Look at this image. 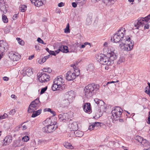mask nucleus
<instances>
[{
	"label": "nucleus",
	"instance_id": "1",
	"mask_svg": "<svg viewBox=\"0 0 150 150\" xmlns=\"http://www.w3.org/2000/svg\"><path fill=\"white\" fill-rule=\"evenodd\" d=\"M107 42H105L103 46V51L106 53L107 56L104 54H100L97 57L98 61L104 65H110L114 63V61L117 57L116 55V51L112 47L108 46Z\"/></svg>",
	"mask_w": 150,
	"mask_h": 150
},
{
	"label": "nucleus",
	"instance_id": "2",
	"mask_svg": "<svg viewBox=\"0 0 150 150\" xmlns=\"http://www.w3.org/2000/svg\"><path fill=\"white\" fill-rule=\"evenodd\" d=\"M99 86L98 84L93 83L90 84L86 86L84 89V96L87 98H89L95 94L98 91Z\"/></svg>",
	"mask_w": 150,
	"mask_h": 150
},
{
	"label": "nucleus",
	"instance_id": "3",
	"mask_svg": "<svg viewBox=\"0 0 150 150\" xmlns=\"http://www.w3.org/2000/svg\"><path fill=\"white\" fill-rule=\"evenodd\" d=\"M47 123L48 124L42 128V131L44 133H50L52 132L57 127L56 122H52L51 119H47L45 121V123Z\"/></svg>",
	"mask_w": 150,
	"mask_h": 150
},
{
	"label": "nucleus",
	"instance_id": "4",
	"mask_svg": "<svg viewBox=\"0 0 150 150\" xmlns=\"http://www.w3.org/2000/svg\"><path fill=\"white\" fill-rule=\"evenodd\" d=\"M126 40L120 42L119 45V47L123 50L130 51L133 47L134 42L133 41H130V37L125 38Z\"/></svg>",
	"mask_w": 150,
	"mask_h": 150
},
{
	"label": "nucleus",
	"instance_id": "5",
	"mask_svg": "<svg viewBox=\"0 0 150 150\" xmlns=\"http://www.w3.org/2000/svg\"><path fill=\"white\" fill-rule=\"evenodd\" d=\"M125 30L124 28H121L119 29L116 33L113 36V41L115 43L121 42L123 40H125L126 37H124Z\"/></svg>",
	"mask_w": 150,
	"mask_h": 150
},
{
	"label": "nucleus",
	"instance_id": "6",
	"mask_svg": "<svg viewBox=\"0 0 150 150\" xmlns=\"http://www.w3.org/2000/svg\"><path fill=\"white\" fill-rule=\"evenodd\" d=\"M112 111V116L111 117L112 122H114V120H117L120 118L123 111L122 108L118 106H116L113 108Z\"/></svg>",
	"mask_w": 150,
	"mask_h": 150
},
{
	"label": "nucleus",
	"instance_id": "7",
	"mask_svg": "<svg viewBox=\"0 0 150 150\" xmlns=\"http://www.w3.org/2000/svg\"><path fill=\"white\" fill-rule=\"evenodd\" d=\"M62 42H57L54 44V49H56L57 47H58V50L55 51L56 54H58L60 51L64 53L69 52L68 47L66 46L62 45Z\"/></svg>",
	"mask_w": 150,
	"mask_h": 150
},
{
	"label": "nucleus",
	"instance_id": "8",
	"mask_svg": "<svg viewBox=\"0 0 150 150\" xmlns=\"http://www.w3.org/2000/svg\"><path fill=\"white\" fill-rule=\"evenodd\" d=\"M40 105L39 98H37L31 103L28 110V112L30 113H32L37 110Z\"/></svg>",
	"mask_w": 150,
	"mask_h": 150
},
{
	"label": "nucleus",
	"instance_id": "9",
	"mask_svg": "<svg viewBox=\"0 0 150 150\" xmlns=\"http://www.w3.org/2000/svg\"><path fill=\"white\" fill-rule=\"evenodd\" d=\"M37 76L39 81L42 83L48 81L50 79V76L43 72L38 73Z\"/></svg>",
	"mask_w": 150,
	"mask_h": 150
},
{
	"label": "nucleus",
	"instance_id": "10",
	"mask_svg": "<svg viewBox=\"0 0 150 150\" xmlns=\"http://www.w3.org/2000/svg\"><path fill=\"white\" fill-rule=\"evenodd\" d=\"M70 112L62 113L59 115V119L62 121H70L71 120V117L69 115Z\"/></svg>",
	"mask_w": 150,
	"mask_h": 150
},
{
	"label": "nucleus",
	"instance_id": "11",
	"mask_svg": "<svg viewBox=\"0 0 150 150\" xmlns=\"http://www.w3.org/2000/svg\"><path fill=\"white\" fill-rule=\"evenodd\" d=\"M8 43L4 40H0V53H3L6 52L8 48Z\"/></svg>",
	"mask_w": 150,
	"mask_h": 150
},
{
	"label": "nucleus",
	"instance_id": "12",
	"mask_svg": "<svg viewBox=\"0 0 150 150\" xmlns=\"http://www.w3.org/2000/svg\"><path fill=\"white\" fill-rule=\"evenodd\" d=\"M8 56L10 59L13 61L18 60L21 57L18 54L12 51L9 52Z\"/></svg>",
	"mask_w": 150,
	"mask_h": 150
},
{
	"label": "nucleus",
	"instance_id": "13",
	"mask_svg": "<svg viewBox=\"0 0 150 150\" xmlns=\"http://www.w3.org/2000/svg\"><path fill=\"white\" fill-rule=\"evenodd\" d=\"M79 74L76 75L74 72L71 71H68L66 74V79L68 81L73 80L76 78V76H78Z\"/></svg>",
	"mask_w": 150,
	"mask_h": 150
},
{
	"label": "nucleus",
	"instance_id": "14",
	"mask_svg": "<svg viewBox=\"0 0 150 150\" xmlns=\"http://www.w3.org/2000/svg\"><path fill=\"white\" fill-rule=\"evenodd\" d=\"M64 80L63 79L62 76H59L54 80V83L58 84L59 86L62 87V86H64Z\"/></svg>",
	"mask_w": 150,
	"mask_h": 150
},
{
	"label": "nucleus",
	"instance_id": "15",
	"mask_svg": "<svg viewBox=\"0 0 150 150\" xmlns=\"http://www.w3.org/2000/svg\"><path fill=\"white\" fill-rule=\"evenodd\" d=\"M8 6L5 4L4 0H0V10L4 13H6L7 11Z\"/></svg>",
	"mask_w": 150,
	"mask_h": 150
},
{
	"label": "nucleus",
	"instance_id": "16",
	"mask_svg": "<svg viewBox=\"0 0 150 150\" xmlns=\"http://www.w3.org/2000/svg\"><path fill=\"white\" fill-rule=\"evenodd\" d=\"M64 97H65V98L71 101L73 99L74 97V92L72 91H69L65 94Z\"/></svg>",
	"mask_w": 150,
	"mask_h": 150
},
{
	"label": "nucleus",
	"instance_id": "17",
	"mask_svg": "<svg viewBox=\"0 0 150 150\" xmlns=\"http://www.w3.org/2000/svg\"><path fill=\"white\" fill-rule=\"evenodd\" d=\"M144 21H145L144 18H142L140 19H138L137 21H136L134 23V25L136 29H138V28L141 26L143 27L144 24Z\"/></svg>",
	"mask_w": 150,
	"mask_h": 150
},
{
	"label": "nucleus",
	"instance_id": "18",
	"mask_svg": "<svg viewBox=\"0 0 150 150\" xmlns=\"http://www.w3.org/2000/svg\"><path fill=\"white\" fill-rule=\"evenodd\" d=\"M83 108L84 111L86 113L90 114L92 112L91 104L90 103L85 104L83 105Z\"/></svg>",
	"mask_w": 150,
	"mask_h": 150
},
{
	"label": "nucleus",
	"instance_id": "19",
	"mask_svg": "<svg viewBox=\"0 0 150 150\" xmlns=\"http://www.w3.org/2000/svg\"><path fill=\"white\" fill-rule=\"evenodd\" d=\"M70 101L63 97L62 100L61 101L60 105L63 107H67L70 104Z\"/></svg>",
	"mask_w": 150,
	"mask_h": 150
},
{
	"label": "nucleus",
	"instance_id": "20",
	"mask_svg": "<svg viewBox=\"0 0 150 150\" xmlns=\"http://www.w3.org/2000/svg\"><path fill=\"white\" fill-rule=\"evenodd\" d=\"M68 127L70 130L74 132L78 129V124L76 122H74L72 123H70L68 125Z\"/></svg>",
	"mask_w": 150,
	"mask_h": 150
},
{
	"label": "nucleus",
	"instance_id": "21",
	"mask_svg": "<svg viewBox=\"0 0 150 150\" xmlns=\"http://www.w3.org/2000/svg\"><path fill=\"white\" fill-rule=\"evenodd\" d=\"M12 141V137L10 135L6 136L3 140V145L4 146L9 145Z\"/></svg>",
	"mask_w": 150,
	"mask_h": 150
},
{
	"label": "nucleus",
	"instance_id": "22",
	"mask_svg": "<svg viewBox=\"0 0 150 150\" xmlns=\"http://www.w3.org/2000/svg\"><path fill=\"white\" fill-rule=\"evenodd\" d=\"M31 3L35 6L39 7L42 6L45 2V0H30Z\"/></svg>",
	"mask_w": 150,
	"mask_h": 150
},
{
	"label": "nucleus",
	"instance_id": "23",
	"mask_svg": "<svg viewBox=\"0 0 150 150\" xmlns=\"http://www.w3.org/2000/svg\"><path fill=\"white\" fill-rule=\"evenodd\" d=\"M94 100L100 108H102L103 106H105V105L104 102L102 100L96 98L94 99Z\"/></svg>",
	"mask_w": 150,
	"mask_h": 150
},
{
	"label": "nucleus",
	"instance_id": "24",
	"mask_svg": "<svg viewBox=\"0 0 150 150\" xmlns=\"http://www.w3.org/2000/svg\"><path fill=\"white\" fill-rule=\"evenodd\" d=\"M23 145V142L20 140L14 141L13 143V146L15 147H20Z\"/></svg>",
	"mask_w": 150,
	"mask_h": 150
},
{
	"label": "nucleus",
	"instance_id": "25",
	"mask_svg": "<svg viewBox=\"0 0 150 150\" xmlns=\"http://www.w3.org/2000/svg\"><path fill=\"white\" fill-rule=\"evenodd\" d=\"M24 70L23 73L28 76H30L33 74L32 69L30 68L26 67Z\"/></svg>",
	"mask_w": 150,
	"mask_h": 150
},
{
	"label": "nucleus",
	"instance_id": "26",
	"mask_svg": "<svg viewBox=\"0 0 150 150\" xmlns=\"http://www.w3.org/2000/svg\"><path fill=\"white\" fill-rule=\"evenodd\" d=\"M74 135L78 137H82L83 135V132L80 130H77L73 132Z\"/></svg>",
	"mask_w": 150,
	"mask_h": 150
},
{
	"label": "nucleus",
	"instance_id": "27",
	"mask_svg": "<svg viewBox=\"0 0 150 150\" xmlns=\"http://www.w3.org/2000/svg\"><path fill=\"white\" fill-rule=\"evenodd\" d=\"M41 109H39L36 111H33L32 112L33 114L31 116V117H35L37 116L40 115L41 113Z\"/></svg>",
	"mask_w": 150,
	"mask_h": 150
},
{
	"label": "nucleus",
	"instance_id": "28",
	"mask_svg": "<svg viewBox=\"0 0 150 150\" xmlns=\"http://www.w3.org/2000/svg\"><path fill=\"white\" fill-rule=\"evenodd\" d=\"M62 87L58 84L54 83L52 87V88L53 91H55L56 90H60Z\"/></svg>",
	"mask_w": 150,
	"mask_h": 150
},
{
	"label": "nucleus",
	"instance_id": "29",
	"mask_svg": "<svg viewBox=\"0 0 150 150\" xmlns=\"http://www.w3.org/2000/svg\"><path fill=\"white\" fill-rule=\"evenodd\" d=\"M116 0H103L104 2L108 5L113 4Z\"/></svg>",
	"mask_w": 150,
	"mask_h": 150
},
{
	"label": "nucleus",
	"instance_id": "30",
	"mask_svg": "<svg viewBox=\"0 0 150 150\" xmlns=\"http://www.w3.org/2000/svg\"><path fill=\"white\" fill-rule=\"evenodd\" d=\"M64 146L67 148L72 149L73 148V147L69 143L66 142L64 144Z\"/></svg>",
	"mask_w": 150,
	"mask_h": 150
},
{
	"label": "nucleus",
	"instance_id": "31",
	"mask_svg": "<svg viewBox=\"0 0 150 150\" xmlns=\"http://www.w3.org/2000/svg\"><path fill=\"white\" fill-rule=\"evenodd\" d=\"M19 9L21 11L24 12L27 10V6L25 5H21L20 6Z\"/></svg>",
	"mask_w": 150,
	"mask_h": 150
},
{
	"label": "nucleus",
	"instance_id": "32",
	"mask_svg": "<svg viewBox=\"0 0 150 150\" xmlns=\"http://www.w3.org/2000/svg\"><path fill=\"white\" fill-rule=\"evenodd\" d=\"M93 124L94 125V127H98V126H101L103 125H104V124L103 123H101L100 122H93Z\"/></svg>",
	"mask_w": 150,
	"mask_h": 150
},
{
	"label": "nucleus",
	"instance_id": "33",
	"mask_svg": "<svg viewBox=\"0 0 150 150\" xmlns=\"http://www.w3.org/2000/svg\"><path fill=\"white\" fill-rule=\"evenodd\" d=\"M2 20L3 22L4 23H6L8 22V19L7 16L4 15V14H2Z\"/></svg>",
	"mask_w": 150,
	"mask_h": 150
},
{
	"label": "nucleus",
	"instance_id": "34",
	"mask_svg": "<svg viewBox=\"0 0 150 150\" xmlns=\"http://www.w3.org/2000/svg\"><path fill=\"white\" fill-rule=\"evenodd\" d=\"M75 1L77 4H81V5L85 4L86 1V0H75Z\"/></svg>",
	"mask_w": 150,
	"mask_h": 150
},
{
	"label": "nucleus",
	"instance_id": "35",
	"mask_svg": "<svg viewBox=\"0 0 150 150\" xmlns=\"http://www.w3.org/2000/svg\"><path fill=\"white\" fill-rule=\"evenodd\" d=\"M125 61V58L123 57H120L119 59L117 62V63L118 64H120L122 62H124Z\"/></svg>",
	"mask_w": 150,
	"mask_h": 150
},
{
	"label": "nucleus",
	"instance_id": "36",
	"mask_svg": "<svg viewBox=\"0 0 150 150\" xmlns=\"http://www.w3.org/2000/svg\"><path fill=\"white\" fill-rule=\"evenodd\" d=\"M45 110H47L46 111L50 112L53 115V116H55L56 115V112L52 110L50 108L46 109Z\"/></svg>",
	"mask_w": 150,
	"mask_h": 150
},
{
	"label": "nucleus",
	"instance_id": "37",
	"mask_svg": "<svg viewBox=\"0 0 150 150\" xmlns=\"http://www.w3.org/2000/svg\"><path fill=\"white\" fill-rule=\"evenodd\" d=\"M16 40H17L18 43L19 44L22 45H24V42L23 40H21L20 38H17Z\"/></svg>",
	"mask_w": 150,
	"mask_h": 150
},
{
	"label": "nucleus",
	"instance_id": "38",
	"mask_svg": "<svg viewBox=\"0 0 150 150\" xmlns=\"http://www.w3.org/2000/svg\"><path fill=\"white\" fill-rule=\"evenodd\" d=\"M87 45H89L90 46H91V44L90 43H89L88 42H86L84 43V44L81 45V44L79 48H80L81 49L84 48L85 46Z\"/></svg>",
	"mask_w": 150,
	"mask_h": 150
},
{
	"label": "nucleus",
	"instance_id": "39",
	"mask_svg": "<svg viewBox=\"0 0 150 150\" xmlns=\"http://www.w3.org/2000/svg\"><path fill=\"white\" fill-rule=\"evenodd\" d=\"M42 71V72H47L49 73H51L52 71V69L49 68H44L43 69Z\"/></svg>",
	"mask_w": 150,
	"mask_h": 150
},
{
	"label": "nucleus",
	"instance_id": "40",
	"mask_svg": "<svg viewBox=\"0 0 150 150\" xmlns=\"http://www.w3.org/2000/svg\"><path fill=\"white\" fill-rule=\"evenodd\" d=\"M47 142V141L45 140H43V139L39 140L38 141V144H44Z\"/></svg>",
	"mask_w": 150,
	"mask_h": 150
},
{
	"label": "nucleus",
	"instance_id": "41",
	"mask_svg": "<svg viewBox=\"0 0 150 150\" xmlns=\"http://www.w3.org/2000/svg\"><path fill=\"white\" fill-rule=\"evenodd\" d=\"M77 48L78 47H76V46L75 45V44L71 46L70 48L71 49L72 51H73L77 50Z\"/></svg>",
	"mask_w": 150,
	"mask_h": 150
},
{
	"label": "nucleus",
	"instance_id": "42",
	"mask_svg": "<svg viewBox=\"0 0 150 150\" xmlns=\"http://www.w3.org/2000/svg\"><path fill=\"white\" fill-rule=\"evenodd\" d=\"M64 32L65 33H68L70 32V29L69 23H68L66 28L64 29Z\"/></svg>",
	"mask_w": 150,
	"mask_h": 150
},
{
	"label": "nucleus",
	"instance_id": "43",
	"mask_svg": "<svg viewBox=\"0 0 150 150\" xmlns=\"http://www.w3.org/2000/svg\"><path fill=\"white\" fill-rule=\"evenodd\" d=\"M29 137L28 136H25L23 138L22 140L23 142H27L29 140Z\"/></svg>",
	"mask_w": 150,
	"mask_h": 150
},
{
	"label": "nucleus",
	"instance_id": "44",
	"mask_svg": "<svg viewBox=\"0 0 150 150\" xmlns=\"http://www.w3.org/2000/svg\"><path fill=\"white\" fill-rule=\"evenodd\" d=\"M8 115L6 113H4L3 115H0V120L5 119L8 117Z\"/></svg>",
	"mask_w": 150,
	"mask_h": 150
},
{
	"label": "nucleus",
	"instance_id": "45",
	"mask_svg": "<svg viewBox=\"0 0 150 150\" xmlns=\"http://www.w3.org/2000/svg\"><path fill=\"white\" fill-rule=\"evenodd\" d=\"M141 144L144 146H147L148 143H147V141L146 139H143L142 140Z\"/></svg>",
	"mask_w": 150,
	"mask_h": 150
},
{
	"label": "nucleus",
	"instance_id": "46",
	"mask_svg": "<svg viewBox=\"0 0 150 150\" xmlns=\"http://www.w3.org/2000/svg\"><path fill=\"white\" fill-rule=\"evenodd\" d=\"M143 138L140 136H137L136 137V139L137 140L138 142L141 143L143 140Z\"/></svg>",
	"mask_w": 150,
	"mask_h": 150
},
{
	"label": "nucleus",
	"instance_id": "47",
	"mask_svg": "<svg viewBox=\"0 0 150 150\" xmlns=\"http://www.w3.org/2000/svg\"><path fill=\"white\" fill-rule=\"evenodd\" d=\"M91 21L92 19L87 18L86 19V24L87 25H89L91 23Z\"/></svg>",
	"mask_w": 150,
	"mask_h": 150
},
{
	"label": "nucleus",
	"instance_id": "48",
	"mask_svg": "<svg viewBox=\"0 0 150 150\" xmlns=\"http://www.w3.org/2000/svg\"><path fill=\"white\" fill-rule=\"evenodd\" d=\"M47 86H46L44 88H42L41 90V91L40 92V94H42L43 93L47 90Z\"/></svg>",
	"mask_w": 150,
	"mask_h": 150
},
{
	"label": "nucleus",
	"instance_id": "49",
	"mask_svg": "<svg viewBox=\"0 0 150 150\" xmlns=\"http://www.w3.org/2000/svg\"><path fill=\"white\" fill-rule=\"evenodd\" d=\"M144 18L145 22H146V23L148 22L149 20H150V14H149L147 16Z\"/></svg>",
	"mask_w": 150,
	"mask_h": 150
},
{
	"label": "nucleus",
	"instance_id": "50",
	"mask_svg": "<svg viewBox=\"0 0 150 150\" xmlns=\"http://www.w3.org/2000/svg\"><path fill=\"white\" fill-rule=\"evenodd\" d=\"M46 61H45V59H44V58H43L42 59H40L38 61V62L40 64H43V63H44Z\"/></svg>",
	"mask_w": 150,
	"mask_h": 150
},
{
	"label": "nucleus",
	"instance_id": "51",
	"mask_svg": "<svg viewBox=\"0 0 150 150\" xmlns=\"http://www.w3.org/2000/svg\"><path fill=\"white\" fill-rule=\"evenodd\" d=\"M92 14L91 13H89L87 15V18L92 19Z\"/></svg>",
	"mask_w": 150,
	"mask_h": 150
},
{
	"label": "nucleus",
	"instance_id": "52",
	"mask_svg": "<svg viewBox=\"0 0 150 150\" xmlns=\"http://www.w3.org/2000/svg\"><path fill=\"white\" fill-rule=\"evenodd\" d=\"M16 112L15 109H12L9 112V114L11 115H13Z\"/></svg>",
	"mask_w": 150,
	"mask_h": 150
},
{
	"label": "nucleus",
	"instance_id": "53",
	"mask_svg": "<svg viewBox=\"0 0 150 150\" xmlns=\"http://www.w3.org/2000/svg\"><path fill=\"white\" fill-rule=\"evenodd\" d=\"M55 52H56L55 51L54 52V51L51 50L50 51L49 54L51 55L55 56L56 55V54L55 53Z\"/></svg>",
	"mask_w": 150,
	"mask_h": 150
},
{
	"label": "nucleus",
	"instance_id": "54",
	"mask_svg": "<svg viewBox=\"0 0 150 150\" xmlns=\"http://www.w3.org/2000/svg\"><path fill=\"white\" fill-rule=\"evenodd\" d=\"M94 125H93V124L89 126V129H90L91 130L93 129L94 127H95Z\"/></svg>",
	"mask_w": 150,
	"mask_h": 150
},
{
	"label": "nucleus",
	"instance_id": "55",
	"mask_svg": "<svg viewBox=\"0 0 150 150\" xmlns=\"http://www.w3.org/2000/svg\"><path fill=\"white\" fill-rule=\"evenodd\" d=\"M37 41L40 43H43V40H42L40 38H38L37 39Z\"/></svg>",
	"mask_w": 150,
	"mask_h": 150
},
{
	"label": "nucleus",
	"instance_id": "56",
	"mask_svg": "<svg viewBox=\"0 0 150 150\" xmlns=\"http://www.w3.org/2000/svg\"><path fill=\"white\" fill-rule=\"evenodd\" d=\"M64 4L63 2H60L58 4V6L59 7H61L64 6Z\"/></svg>",
	"mask_w": 150,
	"mask_h": 150
},
{
	"label": "nucleus",
	"instance_id": "57",
	"mask_svg": "<svg viewBox=\"0 0 150 150\" xmlns=\"http://www.w3.org/2000/svg\"><path fill=\"white\" fill-rule=\"evenodd\" d=\"M148 124H150V111L149 112V117L148 118V122H147Z\"/></svg>",
	"mask_w": 150,
	"mask_h": 150
},
{
	"label": "nucleus",
	"instance_id": "58",
	"mask_svg": "<svg viewBox=\"0 0 150 150\" xmlns=\"http://www.w3.org/2000/svg\"><path fill=\"white\" fill-rule=\"evenodd\" d=\"M145 92L150 96V90L149 89L148 90H146Z\"/></svg>",
	"mask_w": 150,
	"mask_h": 150
},
{
	"label": "nucleus",
	"instance_id": "59",
	"mask_svg": "<svg viewBox=\"0 0 150 150\" xmlns=\"http://www.w3.org/2000/svg\"><path fill=\"white\" fill-rule=\"evenodd\" d=\"M18 16V14H15L13 15V20H15L17 19V18Z\"/></svg>",
	"mask_w": 150,
	"mask_h": 150
},
{
	"label": "nucleus",
	"instance_id": "60",
	"mask_svg": "<svg viewBox=\"0 0 150 150\" xmlns=\"http://www.w3.org/2000/svg\"><path fill=\"white\" fill-rule=\"evenodd\" d=\"M75 44V45L76 46V47H80V46L81 44L80 43H79L77 42H76L74 43Z\"/></svg>",
	"mask_w": 150,
	"mask_h": 150
},
{
	"label": "nucleus",
	"instance_id": "61",
	"mask_svg": "<svg viewBox=\"0 0 150 150\" xmlns=\"http://www.w3.org/2000/svg\"><path fill=\"white\" fill-rule=\"evenodd\" d=\"M72 6L74 8H75L77 6V5L76 2H73L72 4Z\"/></svg>",
	"mask_w": 150,
	"mask_h": 150
},
{
	"label": "nucleus",
	"instance_id": "62",
	"mask_svg": "<svg viewBox=\"0 0 150 150\" xmlns=\"http://www.w3.org/2000/svg\"><path fill=\"white\" fill-rule=\"evenodd\" d=\"M34 57V55H32L30 56H29V57L28 58V59L30 60H31L32 59H33Z\"/></svg>",
	"mask_w": 150,
	"mask_h": 150
},
{
	"label": "nucleus",
	"instance_id": "63",
	"mask_svg": "<svg viewBox=\"0 0 150 150\" xmlns=\"http://www.w3.org/2000/svg\"><path fill=\"white\" fill-rule=\"evenodd\" d=\"M8 78L7 77H4L3 78V79L4 81H7L8 80Z\"/></svg>",
	"mask_w": 150,
	"mask_h": 150
},
{
	"label": "nucleus",
	"instance_id": "64",
	"mask_svg": "<svg viewBox=\"0 0 150 150\" xmlns=\"http://www.w3.org/2000/svg\"><path fill=\"white\" fill-rule=\"evenodd\" d=\"M149 28V25L148 24L144 26V28L145 29H148Z\"/></svg>",
	"mask_w": 150,
	"mask_h": 150
}]
</instances>
